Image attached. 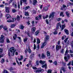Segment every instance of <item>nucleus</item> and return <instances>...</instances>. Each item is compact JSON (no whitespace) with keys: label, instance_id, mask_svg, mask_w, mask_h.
I'll return each mask as SVG.
<instances>
[{"label":"nucleus","instance_id":"nucleus-58","mask_svg":"<svg viewBox=\"0 0 73 73\" xmlns=\"http://www.w3.org/2000/svg\"><path fill=\"white\" fill-rule=\"evenodd\" d=\"M71 45L72 48H73V41L72 42L71 44Z\"/></svg>","mask_w":73,"mask_h":73},{"label":"nucleus","instance_id":"nucleus-60","mask_svg":"<svg viewBox=\"0 0 73 73\" xmlns=\"http://www.w3.org/2000/svg\"><path fill=\"white\" fill-rule=\"evenodd\" d=\"M46 21L47 24H49V22H48V19H46Z\"/></svg>","mask_w":73,"mask_h":73},{"label":"nucleus","instance_id":"nucleus-19","mask_svg":"<svg viewBox=\"0 0 73 73\" xmlns=\"http://www.w3.org/2000/svg\"><path fill=\"white\" fill-rule=\"evenodd\" d=\"M42 68H45V69H46V68H47V65L46 64H45L42 65Z\"/></svg>","mask_w":73,"mask_h":73},{"label":"nucleus","instance_id":"nucleus-46","mask_svg":"<svg viewBox=\"0 0 73 73\" xmlns=\"http://www.w3.org/2000/svg\"><path fill=\"white\" fill-rule=\"evenodd\" d=\"M30 8V7H29V6H26V8H25V9L26 10H27V9H29V8Z\"/></svg>","mask_w":73,"mask_h":73},{"label":"nucleus","instance_id":"nucleus-22","mask_svg":"<svg viewBox=\"0 0 73 73\" xmlns=\"http://www.w3.org/2000/svg\"><path fill=\"white\" fill-rule=\"evenodd\" d=\"M47 56L48 57H49V56H50V52H49V51H48L47 52Z\"/></svg>","mask_w":73,"mask_h":73},{"label":"nucleus","instance_id":"nucleus-63","mask_svg":"<svg viewBox=\"0 0 73 73\" xmlns=\"http://www.w3.org/2000/svg\"><path fill=\"white\" fill-rule=\"evenodd\" d=\"M3 29L5 30V31H7V29H8L6 27L4 28Z\"/></svg>","mask_w":73,"mask_h":73},{"label":"nucleus","instance_id":"nucleus-17","mask_svg":"<svg viewBox=\"0 0 73 73\" xmlns=\"http://www.w3.org/2000/svg\"><path fill=\"white\" fill-rule=\"evenodd\" d=\"M64 32L67 35H69V31L68 30L66 29L64 30Z\"/></svg>","mask_w":73,"mask_h":73},{"label":"nucleus","instance_id":"nucleus-31","mask_svg":"<svg viewBox=\"0 0 73 73\" xmlns=\"http://www.w3.org/2000/svg\"><path fill=\"white\" fill-rule=\"evenodd\" d=\"M8 70H9L10 72H12V70H13V68H12V67H10V68L8 69Z\"/></svg>","mask_w":73,"mask_h":73},{"label":"nucleus","instance_id":"nucleus-37","mask_svg":"<svg viewBox=\"0 0 73 73\" xmlns=\"http://www.w3.org/2000/svg\"><path fill=\"white\" fill-rule=\"evenodd\" d=\"M5 61H4V58H3L2 59V60L1 61V62L2 63H3V62H4Z\"/></svg>","mask_w":73,"mask_h":73},{"label":"nucleus","instance_id":"nucleus-56","mask_svg":"<svg viewBox=\"0 0 73 73\" xmlns=\"http://www.w3.org/2000/svg\"><path fill=\"white\" fill-rule=\"evenodd\" d=\"M33 69H34L35 70H37V68L36 67H33Z\"/></svg>","mask_w":73,"mask_h":73},{"label":"nucleus","instance_id":"nucleus-43","mask_svg":"<svg viewBox=\"0 0 73 73\" xmlns=\"http://www.w3.org/2000/svg\"><path fill=\"white\" fill-rule=\"evenodd\" d=\"M20 28L21 29H24V27L23 25H21V26Z\"/></svg>","mask_w":73,"mask_h":73},{"label":"nucleus","instance_id":"nucleus-28","mask_svg":"<svg viewBox=\"0 0 73 73\" xmlns=\"http://www.w3.org/2000/svg\"><path fill=\"white\" fill-rule=\"evenodd\" d=\"M15 26H16V25L13 24L11 25V28H15Z\"/></svg>","mask_w":73,"mask_h":73},{"label":"nucleus","instance_id":"nucleus-53","mask_svg":"<svg viewBox=\"0 0 73 73\" xmlns=\"http://www.w3.org/2000/svg\"><path fill=\"white\" fill-rule=\"evenodd\" d=\"M70 53H73V51L71 50H70Z\"/></svg>","mask_w":73,"mask_h":73},{"label":"nucleus","instance_id":"nucleus-57","mask_svg":"<svg viewBox=\"0 0 73 73\" xmlns=\"http://www.w3.org/2000/svg\"><path fill=\"white\" fill-rule=\"evenodd\" d=\"M25 53H27L28 52V48H26L25 50Z\"/></svg>","mask_w":73,"mask_h":73},{"label":"nucleus","instance_id":"nucleus-40","mask_svg":"<svg viewBox=\"0 0 73 73\" xmlns=\"http://www.w3.org/2000/svg\"><path fill=\"white\" fill-rule=\"evenodd\" d=\"M34 55H35V54H32L30 56V57L31 58H32V57H33V56H34Z\"/></svg>","mask_w":73,"mask_h":73},{"label":"nucleus","instance_id":"nucleus-7","mask_svg":"<svg viewBox=\"0 0 73 73\" xmlns=\"http://www.w3.org/2000/svg\"><path fill=\"white\" fill-rule=\"evenodd\" d=\"M54 12H52L50 15H49V19L51 18V17H54Z\"/></svg>","mask_w":73,"mask_h":73},{"label":"nucleus","instance_id":"nucleus-25","mask_svg":"<svg viewBox=\"0 0 73 73\" xmlns=\"http://www.w3.org/2000/svg\"><path fill=\"white\" fill-rule=\"evenodd\" d=\"M66 14L68 17H70V16H69V13H68V11L66 12Z\"/></svg>","mask_w":73,"mask_h":73},{"label":"nucleus","instance_id":"nucleus-21","mask_svg":"<svg viewBox=\"0 0 73 73\" xmlns=\"http://www.w3.org/2000/svg\"><path fill=\"white\" fill-rule=\"evenodd\" d=\"M6 16L7 17V19H9V18H10L11 17L10 15H9V14H6Z\"/></svg>","mask_w":73,"mask_h":73},{"label":"nucleus","instance_id":"nucleus-24","mask_svg":"<svg viewBox=\"0 0 73 73\" xmlns=\"http://www.w3.org/2000/svg\"><path fill=\"white\" fill-rule=\"evenodd\" d=\"M20 19V17L19 15H17V16L16 19L17 20V21H19Z\"/></svg>","mask_w":73,"mask_h":73},{"label":"nucleus","instance_id":"nucleus-50","mask_svg":"<svg viewBox=\"0 0 73 73\" xmlns=\"http://www.w3.org/2000/svg\"><path fill=\"white\" fill-rule=\"evenodd\" d=\"M8 56H9V57H11V53H10V52H8Z\"/></svg>","mask_w":73,"mask_h":73},{"label":"nucleus","instance_id":"nucleus-12","mask_svg":"<svg viewBox=\"0 0 73 73\" xmlns=\"http://www.w3.org/2000/svg\"><path fill=\"white\" fill-rule=\"evenodd\" d=\"M49 38V36L48 35H46L44 40L46 41V40H48Z\"/></svg>","mask_w":73,"mask_h":73},{"label":"nucleus","instance_id":"nucleus-2","mask_svg":"<svg viewBox=\"0 0 73 73\" xmlns=\"http://www.w3.org/2000/svg\"><path fill=\"white\" fill-rule=\"evenodd\" d=\"M4 36L2 35L0 37V42L3 43L4 42Z\"/></svg>","mask_w":73,"mask_h":73},{"label":"nucleus","instance_id":"nucleus-11","mask_svg":"<svg viewBox=\"0 0 73 73\" xmlns=\"http://www.w3.org/2000/svg\"><path fill=\"white\" fill-rule=\"evenodd\" d=\"M39 63H40V64H41L42 65H43V64H45V61H42V60H40L39 61Z\"/></svg>","mask_w":73,"mask_h":73},{"label":"nucleus","instance_id":"nucleus-8","mask_svg":"<svg viewBox=\"0 0 73 73\" xmlns=\"http://www.w3.org/2000/svg\"><path fill=\"white\" fill-rule=\"evenodd\" d=\"M60 23H58L56 25V31H57V29H58V28H59V26H60Z\"/></svg>","mask_w":73,"mask_h":73},{"label":"nucleus","instance_id":"nucleus-3","mask_svg":"<svg viewBox=\"0 0 73 73\" xmlns=\"http://www.w3.org/2000/svg\"><path fill=\"white\" fill-rule=\"evenodd\" d=\"M61 46L56 45V50H60V49H61Z\"/></svg>","mask_w":73,"mask_h":73},{"label":"nucleus","instance_id":"nucleus-47","mask_svg":"<svg viewBox=\"0 0 73 73\" xmlns=\"http://www.w3.org/2000/svg\"><path fill=\"white\" fill-rule=\"evenodd\" d=\"M68 38H66L65 40H64V42L65 43H66V42L67 41V40H68Z\"/></svg>","mask_w":73,"mask_h":73},{"label":"nucleus","instance_id":"nucleus-42","mask_svg":"<svg viewBox=\"0 0 73 73\" xmlns=\"http://www.w3.org/2000/svg\"><path fill=\"white\" fill-rule=\"evenodd\" d=\"M7 42L8 43H10V41H9V38H7Z\"/></svg>","mask_w":73,"mask_h":73},{"label":"nucleus","instance_id":"nucleus-54","mask_svg":"<svg viewBox=\"0 0 73 73\" xmlns=\"http://www.w3.org/2000/svg\"><path fill=\"white\" fill-rule=\"evenodd\" d=\"M39 19H41V15H39V17H38Z\"/></svg>","mask_w":73,"mask_h":73},{"label":"nucleus","instance_id":"nucleus-49","mask_svg":"<svg viewBox=\"0 0 73 73\" xmlns=\"http://www.w3.org/2000/svg\"><path fill=\"white\" fill-rule=\"evenodd\" d=\"M16 60V62L18 64V65H19V62H18V61H17V58H15Z\"/></svg>","mask_w":73,"mask_h":73},{"label":"nucleus","instance_id":"nucleus-13","mask_svg":"<svg viewBox=\"0 0 73 73\" xmlns=\"http://www.w3.org/2000/svg\"><path fill=\"white\" fill-rule=\"evenodd\" d=\"M46 42H44L43 43L42 45L41 48H44V46H45L46 45Z\"/></svg>","mask_w":73,"mask_h":73},{"label":"nucleus","instance_id":"nucleus-39","mask_svg":"<svg viewBox=\"0 0 73 73\" xmlns=\"http://www.w3.org/2000/svg\"><path fill=\"white\" fill-rule=\"evenodd\" d=\"M3 48H0V54H1L2 53H3Z\"/></svg>","mask_w":73,"mask_h":73},{"label":"nucleus","instance_id":"nucleus-16","mask_svg":"<svg viewBox=\"0 0 73 73\" xmlns=\"http://www.w3.org/2000/svg\"><path fill=\"white\" fill-rule=\"evenodd\" d=\"M40 33V31L38 30L35 33V34L36 36H37Z\"/></svg>","mask_w":73,"mask_h":73},{"label":"nucleus","instance_id":"nucleus-26","mask_svg":"<svg viewBox=\"0 0 73 73\" xmlns=\"http://www.w3.org/2000/svg\"><path fill=\"white\" fill-rule=\"evenodd\" d=\"M41 57L42 58H45V54H44L43 53L41 55Z\"/></svg>","mask_w":73,"mask_h":73},{"label":"nucleus","instance_id":"nucleus-15","mask_svg":"<svg viewBox=\"0 0 73 73\" xmlns=\"http://www.w3.org/2000/svg\"><path fill=\"white\" fill-rule=\"evenodd\" d=\"M62 70H63L64 72H66V68L65 67H62Z\"/></svg>","mask_w":73,"mask_h":73},{"label":"nucleus","instance_id":"nucleus-4","mask_svg":"<svg viewBox=\"0 0 73 73\" xmlns=\"http://www.w3.org/2000/svg\"><path fill=\"white\" fill-rule=\"evenodd\" d=\"M43 71H44V70H43V69H41V70H34V72H36V73H40L42 72H43Z\"/></svg>","mask_w":73,"mask_h":73},{"label":"nucleus","instance_id":"nucleus-9","mask_svg":"<svg viewBox=\"0 0 73 73\" xmlns=\"http://www.w3.org/2000/svg\"><path fill=\"white\" fill-rule=\"evenodd\" d=\"M63 7L62 8H61V10H63V9H64V10H66V9L65 8H66V6L64 5H63Z\"/></svg>","mask_w":73,"mask_h":73},{"label":"nucleus","instance_id":"nucleus-30","mask_svg":"<svg viewBox=\"0 0 73 73\" xmlns=\"http://www.w3.org/2000/svg\"><path fill=\"white\" fill-rule=\"evenodd\" d=\"M25 16H29V13H28V12H27L26 11L25 12Z\"/></svg>","mask_w":73,"mask_h":73},{"label":"nucleus","instance_id":"nucleus-44","mask_svg":"<svg viewBox=\"0 0 73 73\" xmlns=\"http://www.w3.org/2000/svg\"><path fill=\"white\" fill-rule=\"evenodd\" d=\"M36 65H39V62H38V61H37L36 62Z\"/></svg>","mask_w":73,"mask_h":73},{"label":"nucleus","instance_id":"nucleus-48","mask_svg":"<svg viewBox=\"0 0 73 73\" xmlns=\"http://www.w3.org/2000/svg\"><path fill=\"white\" fill-rule=\"evenodd\" d=\"M61 20H62V19L60 18H58L57 19V21H60Z\"/></svg>","mask_w":73,"mask_h":73},{"label":"nucleus","instance_id":"nucleus-5","mask_svg":"<svg viewBox=\"0 0 73 73\" xmlns=\"http://www.w3.org/2000/svg\"><path fill=\"white\" fill-rule=\"evenodd\" d=\"M36 28L35 27H34L31 29V32L33 33H34L35 32V31H36Z\"/></svg>","mask_w":73,"mask_h":73},{"label":"nucleus","instance_id":"nucleus-29","mask_svg":"<svg viewBox=\"0 0 73 73\" xmlns=\"http://www.w3.org/2000/svg\"><path fill=\"white\" fill-rule=\"evenodd\" d=\"M65 24L62 25V29L61 30L62 31V30H63L64 28H65Z\"/></svg>","mask_w":73,"mask_h":73},{"label":"nucleus","instance_id":"nucleus-10","mask_svg":"<svg viewBox=\"0 0 73 73\" xmlns=\"http://www.w3.org/2000/svg\"><path fill=\"white\" fill-rule=\"evenodd\" d=\"M9 7H5V11L7 13H9Z\"/></svg>","mask_w":73,"mask_h":73},{"label":"nucleus","instance_id":"nucleus-32","mask_svg":"<svg viewBox=\"0 0 73 73\" xmlns=\"http://www.w3.org/2000/svg\"><path fill=\"white\" fill-rule=\"evenodd\" d=\"M37 44H40V39H39L38 38H37Z\"/></svg>","mask_w":73,"mask_h":73},{"label":"nucleus","instance_id":"nucleus-52","mask_svg":"<svg viewBox=\"0 0 73 73\" xmlns=\"http://www.w3.org/2000/svg\"><path fill=\"white\" fill-rule=\"evenodd\" d=\"M54 35H57V31H55L54 32Z\"/></svg>","mask_w":73,"mask_h":73},{"label":"nucleus","instance_id":"nucleus-55","mask_svg":"<svg viewBox=\"0 0 73 73\" xmlns=\"http://www.w3.org/2000/svg\"><path fill=\"white\" fill-rule=\"evenodd\" d=\"M4 73H8V72L7 70H5L4 71Z\"/></svg>","mask_w":73,"mask_h":73},{"label":"nucleus","instance_id":"nucleus-14","mask_svg":"<svg viewBox=\"0 0 73 73\" xmlns=\"http://www.w3.org/2000/svg\"><path fill=\"white\" fill-rule=\"evenodd\" d=\"M23 2H24L25 3L27 2V0H20V3L21 5H22V3Z\"/></svg>","mask_w":73,"mask_h":73},{"label":"nucleus","instance_id":"nucleus-61","mask_svg":"<svg viewBox=\"0 0 73 73\" xmlns=\"http://www.w3.org/2000/svg\"><path fill=\"white\" fill-rule=\"evenodd\" d=\"M27 38H25L24 39V42H25L26 41H27Z\"/></svg>","mask_w":73,"mask_h":73},{"label":"nucleus","instance_id":"nucleus-34","mask_svg":"<svg viewBox=\"0 0 73 73\" xmlns=\"http://www.w3.org/2000/svg\"><path fill=\"white\" fill-rule=\"evenodd\" d=\"M16 37H17V35H16V34H15L13 36L14 40H16Z\"/></svg>","mask_w":73,"mask_h":73},{"label":"nucleus","instance_id":"nucleus-51","mask_svg":"<svg viewBox=\"0 0 73 73\" xmlns=\"http://www.w3.org/2000/svg\"><path fill=\"white\" fill-rule=\"evenodd\" d=\"M3 56H4V54H1L0 55V58H1V57H3Z\"/></svg>","mask_w":73,"mask_h":73},{"label":"nucleus","instance_id":"nucleus-64","mask_svg":"<svg viewBox=\"0 0 73 73\" xmlns=\"http://www.w3.org/2000/svg\"><path fill=\"white\" fill-rule=\"evenodd\" d=\"M3 28V25H1L0 26V30L1 29V28Z\"/></svg>","mask_w":73,"mask_h":73},{"label":"nucleus","instance_id":"nucleus-1","mask_svg":"<svg viewBox=\"0 0 73 73\" xmlns=\"http://www.w3.org/2000/svg\"><path fill=\"white\" fill-rule=\"evenodd\" d=\"M10 51L11 53V55L14 56L15 52L16 51V50H15V48L14 47H12L10 48Z\"/></svg>","mask_w":73,"mask_h":73},{"label":"nucleus","instance_id":"nucleus-33","mask_svg":"<svg viewBox=\"0 0 73 73\" xmlns=\"http://www.w3.org/2000/svg\"><path fill=\"white\" fill-rule=\"evenodd\" d=\"M28 51L29 53H31V49H30L29 48V47L28 48Z\"/></svg>","mask_w":73,"mask_h":73},{"label":"nucleus","instance_id":"nucleus-35","mask_svg":"<svg viewBox=\"0 0 73 73\" xmlns=\"http://www.w3.org/2000/svg\"><path fill=\"white\" fill-rule=\"evenodd\" d=\"M64 59L66 60V62H67L68 61V59H67V56H64Z\"/></svg>","mask_w":73,"mask_h":73},{"label":"nucleus","instance_id":"nucleus-27","mask_svg":"<svg viewBox=\"0 0 73 73\" xmlns=\"http://www.w3.org/2000/svg\"><path fill=\"white\" fill-rule=\"evenodd\" d=\"M37 3V0H33V5H35Z\"/></svg>","mask_w":73,"mask_h":73},{"label":"nucleus","instance_id":"nucleus-41","mask_svg":"<svg viewBox=\"0 0 73 73\" xmlns=\"http://www.w3.org/2000/svg\"><path fill=\"white\" fill-rule=\"evenodd\" d=\"M68 50H66L65 52V56H66V55H68Z\"/></svg>","mask_w":73,"mask_h":73},{"label":"nucleus","instance_id":"nucleus-62","mask_svg":"<svg viewBox=\"0 0 73 73\" xmlns=\"http://www.w3.org/2000/svg\"><path fill=\"white\" fill-rule=\"evenodd\" d=\"M36 48V44H34V49H35Z\"/></svg>","mask_w":73,"mask_h":73},{"label":"nucleus","instance_id":"nucleus-38","mask_svg":"<svg viewBox=\"0 0 73 73\" xmlns=\"http://www.w3.org/2000/svg\"><path fill=\"white\" fill-rule=\"evenodd\" d=\"M48 17V15H46V17L45 16H43V19H47Z\"/></svg>","mask_w":73,"mask_h":73},{"label":"nucleus","instance_id":"nucleus-18","mask_svg":"<svg viewBox=\"0 0 73 73\" xmlns=\"http://www.w3.org/2000/svg\"><path fill=\"white\" fill-rule=\"evenodd\" d=\"M60 53H62V54H64V49L62 48V49L60 50Z\"/></svg>","mask_w":73,"mask_h":73},{"label":"nucleus","instance_id":"nucleus-6","mask_svg":"<svg viewBox=\"0 0 73 73\" xmlns=\"http://www.w3.org/2000/svg\"><path fill=\"white\" fill-rule=\"evenodd\" d=\"M14 19H15V21H16V18L15 19H13V21H12L11 19H9V20H8L7 21V23H12V22H14Z\"/></svg>","mask_w":73,"mask_h":73},{"label":"nucleus","instance_id":"nucleus-45","mask_svg":"<svg viewBox=\"0 0 73 73\" xmlns=\"http://www.w3.org/2000/svg\"><path fill=\"white\" fill-rule=\"evenodd\" d=\"M52 71V70H48L47 72L48 73H51Z\"/></svg>","mask_w":73,"mask_h":73},{"label":"nucleus","instance_id":"nucleus-36","mask_svg":"<svg viewBox=\"0 0 73 73\" xmlns=\"http://www.w3.org/2000/svg\"><path fill=\"white\" fill-rule=\"evenodd\" d=\"M67 57L68 60H69L70 58V55L68 54L67 55Z\"/></svg>","mask_w":73,"mask_h":73},{"label":"nucleus","instance_id":"nucleus-23","mask_svg":"<svg viewBox=\"0 0 73 73\" xmlns=\"http://www.w3.org/2000/svg\"><path fill=\"white\" fill-rule=\"evenodd\" d=\"M12 12L13 13H16L17 12V10L15 9H12Z\"/></svg>","mask_w":73,"mask_h":73},{"label":"nucleus","instance_id":"nucleus-20","mask_svg":"<svg viewBox=\"0 0 73 73\" xmlns=\"http://www.w3.org/2000/svg\"><path fill=\"white\" fill-rule=\"evenodd\" d=\"M44 10L45 11H47L48 10V7H46L44 8Z\"/></svg>","mask_w":73,"mask_h":73},{"label":"nucleus","instance_id":"nucleus-59","mask_svg":"<svg viewBox=\"0 0 73 73\" xmlns=\"http://www.w3.org/2000/svg\"><path fill=\"white\" fill-rule=\"evenodd\" d=\"M54 64L55 65H57V61H55L54 62Z\"/></svg>","mask_w":73,"mask_h":73}]
</instances>
